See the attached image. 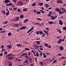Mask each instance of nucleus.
Returning a JSON list of instances; mask_svg holds the SVG:
<instances>
[{
	"mask_svg": "<svg viewBox=\"0 0 66 66\" xmlns=\"http://www.w3.org/2000/svg\"><path fill=\"white\" fill-rule=\"evenodd\" d=\"M64 39H61V38H60L59 39V40L57 42V43H58V44H60L62 42H64V39L65 38V36H64Z\"/></svg>",
	"mask_w": 66,
	"mask_h": 66,
	"instance_id": "f257e3e1",
	"label": "nucleus"
},
{
	"mask_svg": "<svg viewBox=\"0 0 66 66\" xmlns=\"http://www.w3.org/2000/svg\"><path fill=\"white\" fill-rule=\"evenodd\" d=\"M8 5L9 6H10L11 5H12V6H13V7H15V5H13V4H12V3H10L8 4H7L6 5V6H7Z\"/></svg>",
	"mask_w": 66,
	"mask_h": 66,
	"instance_id": "f03ea898",
	"label": "nucleus"
},
{
	"mask_svg": "<svg viewBox=\"0 0 66 66\" xmlns=\"http://www.w3.org/2000/svg\"><path fill=\"white\" fill-rule=\"evenodd\" d=\"M26 28V26H23L21 28H19V29L20 30H23V29H25Z\"/></svg>",
	"mask_w": 66,
	"mask_h": 66,
	"instance_id": "7ed1b4c3",
	"label": "nucleus"
},
{
	"mask_svg": "<svg viewBox=\"0 0 66 66\" xmlns=\"http://www.w3.org/2000/svg\"><path fill=\"white\" fill-rule=\"evenodd\" d=\"M59 49L61 51H62L63 49V48L62 46H60L59 47Z\"/></svg>",
	"mask_w": 66,
	"mask_h": 66,
	"instance_id": "20e7f679",
	"label": "nucleus"
},
{
	"mask_svg": "<svg viewBox=\"0 0 66 66\" xmlns=\"http://www.w3.org/2000/svg\"><path fill=\"white\" fill-rule=\"evenodd\" d=\"M57 3H63V2H62V0H60L59 1H57Z\"/></svg>",
	"mask_w": 66,
	"mask_h": 66,
	"instance_id": "39448f33",
	"label": "nucleus"
},
{
	"mask_svg": "<svg viewBox=\"0 0 66 66\" xmlns=\"http://www.w3.org/2000/svg\"><path fill=\"white\" fill-rule=\"evenodd\" d=\"M43 31L45 33H46L47 35H48V34H49V33H48V32H49V31H46L45 30H44Z\"/></svg>",
	"mask_w": 66,
	"mask_h": 66,
	"instance_id": "423d86ee",
	"label": "nucleus"
},
{
	"mask_svg": "<svg viewBox=\"0 0 66 66\" xmlns=\"http://www.w3.org/2000/svg\"><path fill=\"white\" fill-rule=\"evenodd\" d=\"M7 47L8 48V49H11L12 48V46H11V45H9L7 46Z\"/></svg>",
	"mask_w": 66,
	"mask_h": 66,
	"instance_id": "0eeeda50",
	"label": "nucleus"
},
{
	"mask_svg": "<svg viewBox=\"0 0 66 66\" xmlns=\"http://www.w3.org/2000/svg\"><path fill=\"white\" fill-rule=\"evenodd\" d=\"M28 9V8H24L23 9V11L22 12H25L26 11H28V10L27 9Z\"/></svg>",
	"mask_w": 66,
	"mask_h": 66,
	"instance_id": "6e6552de",
	"label": "nucleus"
},
{
	"mask_svg": "<svg viewBox=\"0 0 66 66\" xmlns=\"http://www.w3.org/2000/svg\"><path fill=\"white\" fill-rule=\"evenodd\" d=\"M59 22H60L59 24H60V25H62L63 24V23H62V21L61 20H60L59 21Z\"/></svg>",
	"mask_w": 66,
	"mask_h": 66,
	"instance_id": "1a4fd4ad",
	"label": "nucleus"
},
{
	"mask_svg": "<svg viewBox=\"0 0 66 66\" xmlns=\"http://www.w3.org/2000/svg\"><path fill=\"white\" fill-rule=\"evenodd\" d=\"M4 2L5 3H6V4H7V3L10 2V1H9V0H5V1Z\"/></svg>",
	"mask_w": 66,
	"mask_h": 66,
	"instance_id": "9d476101",
	"label": "nucleus"
},
{
	"mask_svg": "<svg viewBox=\"0 0 66 66\" xmlns=\"http://www.w3.org/2000/svg\"><path fill=\"white\" fill-rule=\"evenodd\" d=\"M23 16H24V15H22V14H21L20 16V18L21 19V18H23Z\"/></svg>",
	"mask_w": 66,
	"mask_h": 66,
	"instance_id": "9b49d317",
	"label": "nucleus"
},
{
	"mask_svg": "<svg viewBox=\"0 0 66 66\" xmlns=\"http://www.w3.org/2000/svg\"><path fill=\"white\" fill-rule=\"evenodd\" d=\"M10 56H11V55H10V54H9L8 55H7L6 56V58H8V57H10Z\"/></svg>",
	"mask_w": 66,
	"mask_h": 66,
	"instance_id": "f8f14e48",
	"label": "nucleus"
},
{
	"mask_svg": "<svg viewBox=\"0 0 66 66\" xmlns=\"http://www.w3.org/2000/svg\"><path fill=\"white\" fill-rule=\"evenodd\" d=\"M15 20L16 21L19 20V16L17 17L16 18H15Z\"/></svg>",
	"mask_w": 66,
	"mask_h": 66,
	"instance_id": "ddd939ff",
	"label": "nucleus"
},
{
	"mask_svg": "<svg viewBox=\"0 0 66 66\" xmlns=\"http://www.w3.org/2000/svg\"><path fill=\"white\" fill-rule=\"evenodd\" d=\"M16 46H18V47H21V46H23V45H21L20 44H17L16 45Z\"/></svg>",
	"mask_w": 66,
	"mask_h": 66,
	"instance_id": "4468645a",
	"label": "nucleus"
},
{
	"mask_svg": "<svg viewBox=\"0 0 66 66\" xmlns=\"http://www.w3.org/2000/svg\"><path fill=\"white\" fill-rule=\"evenodd\" d=\"M12 59H13V58L12 57H8L7 60H12Z\"/></svg>",
	"mask_w": 66,
	"mask_h": 66,
	"instance_id": "2eb2a0df",
	"label": "nucleus"
},
{
	"mask_svg": "<svg viewBox=\"0 0 66 66\" xmlns=\"http://www.w3.org/2000/svg\"><path fill=\"white\" fill-rule=\"evenodd\" d=\"M14 26H15V27H18L19 26V24H18V23H15L14 24Z\"/></svg>",
	"mask_w": 66,
	"mask_h": 66,
	"instance_id": "dca6fc26",
	"label": "nucleus"
},
{
	"mask_svg": "<svg viewBox=\"0 0 66 66\" xmlns=\"http://www.w3.org/2000/svg\"><path fill=\"white\" fill-rule=\"evenodd\" d=\"M27 55V54L26 53H24L22 54V55H21V56H24V55Z\"/></svg>",
	"mask_w": 66,
	"mask_h": 66,
	"instance_id": "f3484780",
	"label": "nucleus"
},
{
	"mask_svg": "<svg viewBox=\"0 0 66 66\" xmlns=\"http://www.w3.org/2000/svg\"><path fill=\"white\" fill-rule=\"evenodd\" d=\"M28 59L29 61V62H31L32 61V60L31 59V58H30V57H29L28 58Z\"/></svg>",
	"mask_w": 66,
	"mask_h": 66,
	"instance_id": "a211bd4d",
	"label": "nucleus"
},
{
	"mask_svg": "<svg viewBox=\"0 0 66 66\" xmlns=\"http://www.w3.org/2000/svg\"><path fill=\"white\" fill-rule=\"evenodd\" d=\"M61 8L64 12V13H65L66 12V10L65 9H63L62 7H61Z\"/></svg>",
	"mask_w": 66,
	"mask_h": 66,
	"instance_id": "6ab92c4d",
	"label": "nucleus"
},
{
	"mask_svg": "<svg viewBox=\"0 0 66 66\" xmlns=\"http://www.w3.org/2000/svg\"><path fill=\"white\" fill-rule=\"evenodd\" d=\"M48 23H49L50 24H53L54 23V22H53V21H49L48 22Z\"/></svg>",
	"mask_w": 66,
	"mask_h": 66,
	"instance_id": "aec40b11",
	"label": "nucleus"
},
{
	"mask_svg": "<svg viewBox=\"0 0 66 66\" xmlns=\"http://www.w3.org/2000/svg\"><path fill=\"white\" fill-rule=\"evenodd\" d=\"M36 5V4L35 3V2H34L33 4H32V6H35Z\"/></svg>",
	"mask_w": 66,
	"mask_h": 66,
	"instance_id": "412c9836",
	"label": "nucleus"
},
{
	"mask_svg": "<svg viewBox=\"0 0 66 66\" xmlns=\"http://www.w3.org/2000/svg\"><path fill=\"white\" fill-rule=\"evenodd\" d=\"M28 19H26L24 21V23H26V22H27V21H28Z\"/></svg>",
	"mask_w": 66,
	"mask_h": 66,
	"instance_id": "4be33fe9",
	"label": "nucleus"
},
{
	"mask_svg": "<svg viewBox=\"0 0 66 66\" xmlns=\"http://www.w3.org/2000/svg\"><path fill=\"white\" fill-rule=\"evenodd\" d=\"M2 12V13H3V14H5V11H3V10H2L1 11Z\"/></svg>",
	"mask_w": 66,
	"mask_h": 66,
	"instance_id": "5701e85b",
	"label": "nucleus"
},
{
	"mask_svg": "<svg viewBox=\"0 0 66 66\" xmlns=\"http://www.w3.org/2000/svg\"><path fill=\"white\" fill-rule=\"evenodd\" d=\"M24 50H27V51H29V50H30V49H29V48H24Z\"/></svg>",
	"mask_w": 66,
	"mask_h": 66,
	"instance_id": "b1692460",
	"label": "nucleus"
},
{
	"mask_svg": "<svg viewBox=\"0 0 66 66\" xmlns=\"http://www.w3.org/2000/svg\"><path fill=\"white\" fill-rule=\"evenodd\" d=\"M45 5H46V7L47 8L48 7V6H49V5H48V4H47L46 3V4H45Z\"/></svg>",
	"mask_w": 66,
	"mask_h": 66,
	"instance_id": "393cba45",
	"label": "nucleus"
},
{
	"mask_svg": "<svg viewBox=\"0 0 66 66\" xmlns=\"http://www.w3.org/2000/svg\"><path fill=\"white\" fill-rule=\"evenodd\" d=\"M57 60L56 59L54 60L53 62V63L54 64V63H55L56 62H57Z\"/></svg>",
	"mask_w": 66,
	"mask_h": 66,
	"instance_id": "a878e982",
	"label": "nucleus"
},
{
	"mask_svg": "<svg viewBox=\"0 0 66 66\" xmlns=\"http://www.w3.org/2000/svg\"><path fill=\"white\" fill-rule=\"evenodd\" d=\"M45 46V47H48V44H47V43H45L44 44Z\"/></svg>",
	"mask_w": 66,
	"mask_h": 66,
	"instance_id": "bb28decb",
	"label": "nucleus"
},
{
	"mask_svg": "<svg viewBox=\"0 0 66 66\" xmlns=\"http://www.w3.org/2000/svg\"><path fill=\"white\" fill-rule=\"evenodd\" d=\"M10 13V12H8L7 13H6V16H8L9 15V13Z\"/></svg>",
	"mask_w": 66,
	"mask_h": 66,
	"instance_id": "cd10ccee",
	"label": "nucleus"
},
{
	"mask_svg": "<svg viewBox=\"0 0 66 66\" xmlns=\"http://www.w3.org/2000/svg\"><path fill=\"white\" fill-rule=\"evenodd\" d=\"M51 19H55V18H54V16H52V18H51Z\"/></svg>",
	"mask_w": 66,
	"mask_h": 66,
	"instance_id": "c85d7f7f",
	"label": "nucleus"
},
{
	"mask_svg": "<svg viewBox=\"0 0 66 66\" xmlns=\"http://www.w3.org/2000/svg\"><path fill=\"white\" fill-rule=\"evenodd\" d=\"M8 36H11L12 35L11 33L10 32L8 34Z\"/></svg>",
	"mask_w": 66,
	"mask_h": 66,
	"instance_id": "c756f323",
	"label": "nucleus"
},
{
	"mask_svg": "<svg viewBox=\"0 0 66 66\" xmlns=\"http://www.w3.org/2000/svg\"><path fill=\"white\" fill-rule=\"evenodd\" d=\"M38 51H39V52H40V56H42V52H41V51H40V50H39L38 49Z\"/></svg>",
	"mask_w": 66,
	"mask_h": 66,
	"instance_id": "7c9ffc66",
	"label": "nucleus"
},
{
	"mask_svg": "<svg viewBox=\"0 0 66 66\" xmlns=\"http://www.w3.org/2000/svg\"><path fill=\"white\" fill-rule=\"evenodd\" d=\"M56 11H57L58 12L59 11V8H56Z\"/></svg>",
	"mask_w": 66,
	"mask_h": 66,
	"instance_id": "2f4dec72",
	"label": "nucleus"
},
{
	"mask_svg": "<svg viewBox=\"0 0 66 66\" xmlns=\"http://www.w3.org/2000/svg\"><path fill=\"white\" fill-rule=\"evenodd\" d=\"M7 22H8V21H5L3 23H4V24H6V23H7Z\"/></svg>",
	"mask_w": 66,
	"mask_h": 66,
	"instance_id": "473e14b6",
	"label": "nucleus"
},
{
	"mask_svg": "<svg viewBox=\"0 0 66 66\" xmlns=\"http://www.w3.org/2000/svg\"><path fill=\"white\" fill-rule=\"evenodd\" d=\"M37 44L38 45V44H40V42L39 41H36V42Z\"/></svg>",
	"mask_w": 66,
	"mask_h": 66,
	"instance_id": "72a5a7b5",
	"label": "nucleus"
},
{
	"mask_svg": "<svg viewBox=\"0 0 66 66\" xmlns=\"http://www.w3.org/2000/svg\"><path fill=\"white\" fill-rule=\"evenodd\" d=\"M63 29L66 30V27H63Z\"/></svg>",
	"mask_w": 66,
	"mask_h": 66,
	"instance_id": "f704fd0d",
	"label": "nucleus"
},
{
	"mask_svg": "<svg viewBox=\"0 0 66 66\" xmlns=\"http://www.w3.org/2000/svg\"><path fill=\"white\" fill-rule=\"evenodd\" d=\"M37 13L38 14H41V12H37Z\"/></svg>",
	"mask_w": 66,
	"mask_h": 66,
	"instance_id": "c9c22d12",
	"label": "nucleus"
},
{
	"mask_svg": "<svg viewBox=\"0 0 66 66\" xmlns=\"http://www.w3.org/2000/svg\"><path fill=\"white\" fill-rule=\"evenodd\" d=\"M10 56H14V55H13L12 53H10Z\"/></svg>",
	"mask_w": 66,
	"mask_h": 66,
	"instance_id": "e433bc0d",
	"label": "nucleus"
},
{
	"mask_svg": "<svg viewBox=\"0 0 66 66\" xmlns=\"http://www.w3.org/2000/svg\"><path fill=\"white\" fill-rule=\"evenodd\" d=\"M38 5H39L40 6H42V3H39L38 4Z\"/></svg>",
	"mask_w": 66,
	"mask_h": 66,
	"instance_id": "4c0bfd02",
	"label": "nucleus"
},
{
	"mask_svg": "<svg viewBox=\"0 0 66 66\" xmlns=\"http://www.w3.org/2000/svg\"><path fill=\"white\" fill-rule=\"evenodd\" d=\"M36 56H39V54L38 53H37L36 54Z\"/></svg>",
	"mask_w": 66,
	"mask_h": 66,
	"instance_id": "58836bf2",
	"label": "nucleus"
},
{
	"mask_svg": "<svg viewBox=\"0 0 66 66\" xmlns=\"http://www.w3.org/2000/svg\"><path fill=\"white\" fill-rule=\"evenodd\" d=\"M17 11L19 12H21V11H20V9H18Z\"/></svg>",
	"mask_w": 66,
	"mask_h": 66,
	"instance_id": "ea45409f",
	"label": "nucleus"
},
{
	"mask_svg": "<svg viewBox=\"0 0 66 66\" xmlns=\"http://www.w3.org/2000/svg\"><path fill=\"white\" fill-rule=\"evenodd\" d=\"M25 56L26 58V59H28V56H27V55H26Z\"/></svg>",
	"mask_w": 66,
	"mask_h": 66,
	"instance_id": "a19ab883",
	"label": "nucleus"
},
{
	"mask_svg": "<svg viewBox=\"0 0 66 66\" xmlns=\"http://www.w3.org/2000/svg\"><path fill=\"white\" fill-rule=\"evenodd\" d=\"M4 53L5 54H7V52H4Z\"/></svg>",
	"mask_w": 66,
	"mask_h": 66,
	"instance_id": "79ce46f5",
	"label": "nucleus"
},
{
	"mask_svg": "<svg viewBox=\"0 0 66 66\" xmlns=\"http://www.w3.org/2000/svg\"><path fill=\"white\" fill-rule=\"evenodd\" d=\"M12 63H10L9 65V66H12Z\"/></svg>",
	"mask_w": 66,
	"mask_h": 66,
	"instance_id": "37998d69",
	"label": "nucleus"
},
{
	"mask_svg": "<svg viewBox=\"0 0 66 66\" xmlns=\"http://www.w3.org/2000/svg\"><path fill=\"white\" fill-rule=\"evenodd\" d=\"M61 37H62V36H61L60 37L57 36V38H61Z\"/></svg>",
	"mask_w": 66,
	"mask_h": 66,
	"instance_id": "c03bdc74",
	"label": "nucleus"
},
{
	"mask_svg": "<svg viewBox=\"0 0 66 66\" xmlns=\"http://www.w3.org/2000/svg\"><path fill=\"white\" fill-rule=\"evenodd\" d=\"M28 61L27 60H26L24 62V63H28Z\"/></svg>",
	"mask_w": 66,
	"mask_h": 66,
	"instance_id": "a18cd8bd",
	"label": "nucleus"
},
{
	"mask_svg": "<svg viewBox=\"0 0 66 66\" xmlns=\"http://www.w3.org/2000/svg\"><path fill=\"white\" fill-rule=\"evenodd\" d=\"M5 31H1V33H2H2H5Z\"/></svg>",
	"mask_w": 66,
	"mask_h": 66,
	"instance_id": "49530a36",
	"label": "nucleus"
},
{
	"mask_svg": "<svg viewBox=\"0 0 66 66\" xmlns=\"http://www.w3.org/2000/svg\"><path fill=\"white\" fill-rule=\"evenodd\" d=\"M46 57H47V55H44V58H46Z\"/></svg>",
	"mask_w": 66,
	"mask_h": 66,
	"instance_id": "de8ad7c7",
	"label": "nucleus"
},
{
	"mask_svg": "<svg viewBox=\"0 0 66 66\" xmlns=\"http://www.w3.org/2000/svg\"><path fill=\"white\" fill-rule=\"evenodd\" d=\"M46 35L44 34V33H43V35L42 36V37H44V36H45Z\"/></svg>",
	"mask_w": 66,
	"mask_h": 66,
	"instance_id": "09e8293b",
	"label": "nucleus"
},
{
	"mask_svg": "<svg viewBox=\"0 0 66 66\" xmlns=\"http://www.w3.org/2000/svg\"><path fill=\"white\" fill-rule=\"evenodd\" d=\"M35 23L36 24H39V23Z\"/></svg>",
	"mask_w": 66,
	"mask_h": 66,
	"instance_id": "8fccbe9b",
	"label": "nucleus"
},
{
	"mask_svg": "<svg viewBox=\"0 0 66 66\" xmlns=\"http://www.w3.org/2000/svg\"><path fill=\"white\" fill-rule=\"evenodd\" d=\"M64 58L65 57L64 56H62L61 57V59H64Z\"/></svg>",
	"mask_w": 66,
	"mask_h": 66,
	"instance_id": "3c124183",
	"label": "nucleus"
},
{
	"mask_svg": "<svg viewBox=\"0 0 66 66\" xmlns=\"http://www.w3.org/2000/svg\"><path fill=\"white\" fill-rule=\"evenodd\" d=\"M21 1H19L18 3L19 4H20V3H21Z\"/></svg>",
	"mask_w": 66,
	"mask_h": 66,
	"instance_id": "603ef678",
	"label": "nucleus"
},
{
	"mask_svg": "<svg viewBox=\"0 0 66 66\" xmlns=\"http://www.w3.org/2000/svg\"><path fill=\"white\" fill-rule=\"evenodd\" d=\"M58 55H59V56H61L62 55V54H61L60 53H59Z\"/></svg>",
	"mask_w": 66,
	"mask_h": 66,
	"instance_id": "864d4df0",
	"label": "nucleus"
},
{
	"mask_svg": "<svg viewBox=\"0 0 66 66\" xmlns=\"http://www.w3.org/2000/svg\"><path fill=\"white\" fill-rule=\"evenodd\" d=\"M48 47V48H51V47L50 46H48V47Z\"/></svg>",
	"mask_w": 66,
	"mask_h": 66,
	"instance_id": "5fc2aeb1",
	"label": "nucleus"
},
{
	"mask_svg": "<svg viewBox=\"0 0 66 66\" xmlns=\"http://www.w3.org/2000/svg\"><path fill=\"white\" fill-rule=\"evenodd\" d=\"M48 16L49 17H51V15L50 14H48Z\"/></svg>",
	"mask_w": 66,
	"mask_h": 66,
	"instance_id": "6e6d98bb",
	"label": "nucleus"
},
{
	"mask_svg": "<svg viewBox=\"0 0 66 66\" xmlns=\"http://www.w3.org/2000/svg\"><path fill=\"white\" fill-rule=\"evenodd\" d=\"M1 48H4V46L3 45H2Z\"/></svg>",
	"mask_w": 66,
	"mask_h": 66,
	"instance_id": "4d7b16f0",
	"label": "nucleus"
},
{
	"mask_svg": "<svg viewBox=\"0 0 66 66\" xmlns=\"http://www.w3.org/2000/svg\"><path fill=\"white\" fill-rule=\"evenodd\" d=\"M34 12H37V11L36 10H34Z\"/></svg>",
	"mask_w": 66,
	"mask_h": 66,
	"instance_id": "13d9d810",
	"label": "nucleus"
},
{
	"mask_svg": "<svg viewBox=\"0 0 66 66\" xmlns=\"http://www.w3.org/2000/svg\"><path fill=\"white\" fill-rule=\"evenodd\" d=\"M31 52H33V53H34V52H35L33 50H31Z\"/></svg>",
	"mask_w": 66,
	"mask_h": 66,
	"instance_id": "bf43d9fd",
	"label": "nucleus"
},
{
	"mask_svg": "<svg viewBox=\"0 0 66 66\" xmlns=\"http://www.w3.org/2000/svg\"><path fill=\"white\" fill-rule=\"evenodd\" d=\"M3 55V53H1L0 54V56H2V55Z\"/></svg>",
	"mask_w": 66,
	"mask_h": 66,
	"instance_id": "052dcab7",
	"label": "nucleus"
},
{
	"mask_svg": "<svg viewBox=\"0 0 66 66\" xmlns=\"http://www.w3.org/2000/svg\"><path fill=\"white\" fill-rule=\"evenodd\" d=\"M35 60H36V62H37V58H35Z\"/></svg>",
	"mask_w": 66,
	"mask_h": 66,
	"instance_id": "680f3d73",
	"label": "nucleus"
},
{
	"mask_svg": "<svg viewBox=\"0 0 66 66\" xmlns=\"http://www.w3.org/2000/svg\"><path fill=\"white\" fill-rule=\"evenodd\" d=\"M2 30H3L2 28H0V31H2Z\"/></svg>",
	"mask_w": 66,
	"mask_h": 66,
	"instance_id": "e2e57ef3",
	"label": "nucleus"
},
{
	"mask_svg": "<svg viewBox=\"0 0 66 66\" xmlns=\"http://www.w3.org/2000/svg\"><path fill=\"white\" fill-rule=\"evenodd\" d=\"M39 32H38L36 33L37 34H39Z\"/></svg>",
	"mask_w": 66,
	"mask_h": 66,
	"instance_id": "0e129e2a",
	"label": "nucleus"
},
{
	"mask_svg": "<svg viewBox=\"0 0 66 66\" xmlns=\"http://www.w3.org/2000/svg\"><path fill=\"white\" fill-rule=\"evenodd\" d=\"M42 12L43 13H45V11L42 10Z\"/></svg>",
	"mask_w": 66,
	"mask_h": 66,
	"instance_id": "69168bd1",
	"label": "nucleus"
},
{
	"mask_svg": "<svg viewBox=\"0 0 66 66\" xmlns=\"http://www.w3.org/2000/svg\"><path fill=\"white\" fill-rule=\"evenodd\" d=\"M37 19L38 20H41V19H40L39 18H37Z\"/></svg>",
	"mask_w": 66,
	"mask_h": 66,
	"instance_id": "338daca9",
	"label": "nucleus"
},
{
	"mask_svg": "<svg viewBox=\"0 0 66 66\" xmlns=\"http://www.w3.org/2000/svg\"><path fill=\"white\" fill-rule=\"evenodd\" d=\"M59 13L60 14H62V13L61 12V11H60V12H59Z\"/></svg>",
	"mask_w": 66,
	"mask_h": 66,
	"instance_id": "774afa93",
	"label": "nucleus"
}]
</instances>
